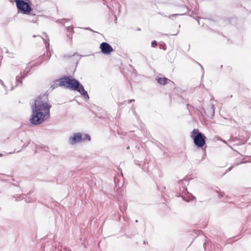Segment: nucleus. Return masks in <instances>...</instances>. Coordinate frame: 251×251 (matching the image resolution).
Masks as SVG:
<instances>
[{
  "mask_svg": "<svg viewBox=\"0 0 251 251\" xmlns=\"http://www.w3.org/2000/svg\"><path fill=\"white\" fill-rule=\"evenodd\" d=\"M232 168H233V166H231V167H229V168L226 170V172H227V171H230L232 170Z\"/></svg>",
  "mask_w": 251,
  "mask_h": 251,
  "instance_id": "obj_22",
  "label": "nucleus"
},
{
  "mask_svg": "<svg viewBox=\"0 0 251 251\" xmlns=\"http://www.w3.org/2000/svg\"><path fill=\"white\" fill-rule=\"evenodd\" d=\"M21 197H22V196H20L18 199L16 198L15 201H20V200H22V198H21Z\"/></svg>",
  "mask_w": 251,
  "mask_h": 251,
  "instance_id": "obj_19",
  "label": "nucleus"
},
{
  "mask_svg": "<svg viewBox=\"0 0 251 251\" xmlns=\"http://www.w3.org/2000/svg\"><path fill=\"white\" fill-rule=\"evenodd\" d=\"M45 57V54H44V55L42 56V58Z\"/></svg>",
  "mask_w": 251,
  "mask_h": 251,
  "instance_id": "obj_33",
  "label": "nucleus"
},
{
  "mask_svg": "<svg viewBox=\"0 0 251 251\" xmlns=\"http://www.w3.org/2000/svg\"><path fill=\"white\" fill-rule=\"evenodd\" d=\"M156 80L158 83L162 85H164L171 81V80L165 77H158L156 78Z\"/></svg>",
  "mask_w": 251,
  "mask_h": 251,
  "instance_id": "obj_10",
  "label": "nucleus"
},
{
  "mask_svg": "<svg viewBox=\"0 0 251 251\" xmlns=\"http://www.w3.org/2000/svg\"><path fill=\"white\" fill-rule=\"evenodd\" d=\"M91 140V137L89 134H85L82 135V141H90Z\"/></svg>",
  "mask_w": 251,
  "mask_h": 251,
  "instance_id": "obj_14",
  "label": "nucleus"
},
{
  "mask_svg": "<svg viewBox=\"0 0 251 251\" xmlns=\"http://www.w3.org/2000/svg\"><path fill=\"white\" fill-rule=\"evenodd\" d=\"M16 6L19 12L24 14H29L32 11L30 4L24 0H18Z\"/></svg>",
  "mask_w": 251,
  "mask_h": 251,
  "instance_id": "obj_5",
  "label": "nucleus"
},
{
  "mask_svg": "<svg viewBox=\"0 0 251 251\" xmlns=\"http://www.w3.org/2000/svg\"><path fill=\"white\" fill-rule=\"evenodd\" d=\"M182 189V197L184 201H189L192 200L195 198L192 194L189 193L187 191L185 187H183Z\"/></svg>",
  "mask_w": 251,
  "mask_h": 251,
  "instance_id": "obj_8",
  "label": "nucleus"
},
{
  "mask_svg": "<svg viewBox=\"0 0 251 251\" xmlns=\"http://www.w3.org/2000/svg\"><path fill=\"white\" fill-rule=\"evenodd\" d=\"M189 106V105L188 104H187V108L188 109V107Z\"/></svg>",
  "mask_w": 251,
  "mask_h": 251,
  "instance_id": "obj_37",
  "label": "nucleus"
},
{
  "mask_svg": "<svg viewBox=\"0 0 251 251\" xmlns=\"http://www.w3.org/2000/svg\"><path fill=\"white\" fill-rule=\"evenodd\" d=\"M72 56L75 57V60L76 61V64L78 63V61L80 59L81 55H80L78 53L75 52L73 55H64L63 57L64 58H69L71 57Z\"/></svg>",
  "mask_w": 251,
  "mask_h": 251,
  "instance_id": "obj_11",
  "label": "nucleus"
},
{
  "mask_svg": "<svg viewBox=\"0 0 251 251\" xmlns=\"http://www.w3.org/2000/svg\"><path fill=\"white\" fill-rule=\"evenodd\" d=\"M66 29L68 31L71 32V35H68L67 36L71 39V41H72V34L74 32L73 30V27L72 26H68L66 27Z\"/></svg>",
  "mask_w": 251,
  "mask_h": 251,
  "instance_id": "obj_13",
  "label": "nucleus"
},
{
  "mask_svg": "<svg viewBox=\"0 0 251 251\" xmlns=\"http://www.w3.org/2000/svg\"><path fill=\"white\" fill-rule=\"evenodd\" d=\"M23 78H23V77H22V74L21 72L20 73V75H17L16 77V86H20V85H22L23 82H22V79H23Z\"/></svg>",
  "mask_w": 251,
  "mask_h": 251,
  "instance_id": "obj_12",
  "label": "nucleus"
},
{
  "mask_svg": "<svg viewBox=\"0 0 251 251\" xmlns=\"http://www.w3.org/2000/svg\"><path fill=\"white\" fill-rule=\"evenodd\" d=\"M179 31V30H178L176 33H175V34H172V35H176L178 33Z\"/></svg>",
  "mask_w": 251,
  "mask_h": 251,
  "instance_id": "obj_29",
  "label": "nucleus"
},
{
  "mask_svg": "<svg viewBox=\"0 0 251 251\" xmlns=\"http://www.w3.org/2000/svg\"><path fill=\"white\" fill-rule=\"evenodd\" d=\"M72 81L73 78H71V77L63 76L59 79L55 80L51 85L50 88L53 90L60 86L70 89Z\"/></svg>",
  "mask_w": 251,
  "mask_h": 251,
  "instance_id": "obj_3",
  "label": "nucleus"
},
{
  "mask_svg": "<svg viewBox=\"0 0 251 251\" xmlns=\"http://www.w3.org/2000/svg\"><path fill=\"white\" fill-rule=\"evenodd\" d=\"M85 29H87V30H90V31H93V30L91 29L90 27H86L85 28Z\"/></svg>",
  "mask_w": 251,
  "mask_h": 251,
  "instance_id": "obj_24",
  "label": "nucleus"
},
{
  "mask_svg": "<svg viewBox=\"0 0 251 251\" xmlns=\"http://www.w3.org/2000/svg\"><path fill=\"white\" fill-rule=\"evenodd\" d=\"M157 45V43L156 41L154 40L151 42V46L152 47H155Z\"/></svg>",
  "mask_w": 251,
  "mask_h": 251,
  "instance_id": "obj_16",
  "label": "nucleus"
},
{
  "mask_svg": "<svg viewBox=\"0 0 251 251\" xmlns=\"http://www.w3.org/2000/svg\"><path fill=\"white\" fill-rule=\"evenodd\" d=\"M82 135L79 133H75L73 134V136L69 137V143L71 145H75L76 143L82 141Z\"/></svg>",
  "mask_w": 251,
  "mask_h": 251,
  "instance_id": "obj_7",
  "label": "nucleus"
},
{
  "mask_svg": "<svg viewBox=\"0 0 251 251\" xmlns=\"http://www.w3.org/2000/svg\"><path fill=\"white\" fill-rule=\"evenodd\" d=\"M195 145L198 148H202L206 143V137L198 129H194L191 133Z\"/></svg>",
  "mask_w": 251,
  "mask_h": 251,
  "instance_id": "obj_2",
  "label": "nucleus"
},
{
  "mask_svg": "<svg viewBox=\"0 0 251 251\" xmlns=\"http://www.w3.org/2000/svg\"><path fill=\"white\" fill-rule=\"evenodd\" d=\"M203 246L204 248V249H205V248H206V243H204L203 244Z\"/></svg>",
  "mask_w": 251,
  "mask_h": 251,
  "instance_id": "obj_31",
  "label": "nucleus"
},
{
  "mask_svg": "<svg viewBox=\"0 0 251 251\" xmlns=\"http://www.w3.org/2000/svg\"><path fill=\"white\" fill-rule=\"evenodd\" d=\"M26 146H27V145H25L24 144V145H23V147H26Z\"/></svg>",
  "mask_w": 251,
  "mask_h": 251,
  "instance_id": "obj_34",
  "label": "nucleus"
},
{
  "mask_svg": "<svg viewBox=\"0 0 251 251\" xmlns=\"http://www.w3.org/2000/svg\"><path fill=\"white\" fill-rule=\"evenodd\" d=\"M44 34H45L46 36H47L46 33H44Z\"/></svg>",
  "mask_w": 251,
  "mask_h": 251,
  "instance_id": "obj_42",
  "label": "nucleus"
},
{
  "mask_svg": "<svg viewBox=\"0 0 251 251\" xmlns=\"http://www.w3.org/2000/svg\"><path fill=\"white\" fill-rule=\"evenodd\" d=\"M41 38L43 39V40H44V41L45 42L46 46V47L47 48V41L43 38H42V37H41Z\"/></svg>",
  "mask_w": 251,
  "mask_h": 251,
  "instance_id": "obj_28",
  "label": "nucleus"
},
{
  "mask_svg": "<svg viewBox=\"0 0 251 251\" xmlns=\"http://www.w3.org/2000/svg\"><path fill=\"white\" fill-rule=\"evenodd\" d=\"M16 2V3L17 4V1H18V0H14Z\"/></svg>",
  "mask_w": 251,
  "mask_h": 251,
  "instance_id": "obj_39",
  "label": "nucleus"
},
{
  "mask_svg": "<svg viewBox=\"0 0 251 251\" xmlns=\"http://www.w3.org/2000/svg\"><path fill=\"white\" fill-rule=\"evenodd\" d=\"M30 14H31V15L33 16H34L35 15V14H32V13H31Z\"/></svg>",
  "mask_w": 251,
  "mask_h": 251,
  "instance_id": "obj_38",
  "label": "nucleus"
},
{
  "mask_svg": "<svg viewBox=\"0 0 251 251\" xmlns=\"http://www.w3.org/2000/svg\"><path fill=\"white\" fill-rule=\"evenodd\" d=\"M219 194V198H220L221 197H223V194L224 193H218Z\"/></svg>",
  "mask_w": 251,
  "mask_h": 251,
  "instance_id": "obj_20",
  "label": "nucleus"
},
{
  "mask_svg": "<svg viewBox=\"0 0 251 251\" xmlns=\"http://www.w3.org/2000/svg\"><path fill=\"white\" fill-rule=\"evenodd\" d=\"M70 90L76 91L79 92L86 100L89 99V96L88 93L85 90L83 86L78 80L75 78H73Z\"/></svg>",
  "mask_w": 251,
  "mask_h": 251,
  "instance_id": "obj_4",
  "label": "nucleus"
},
{
  "mask_svg": "<svg viewBox=\"0 0 251 251\" xmlns=\"http://www.w3.org/2000/svg\"><path fill=\"white\" fill-rule=\"evenodd\" d=\"M183 6H184V5H183V6H182V7H181V11H180L181 13H184V12H183V11H184V9L183 8Z\"/></svg>",
  "mask_w": 251,
  "mask_h": 251,
  "instance_id": "obj_23",
  "label": "nucleus"
},
{
  "mask_svg": "<svg viewBox=\"0 0 251 251\" xmlns=\"http://www.w3.org/2000/svg\"><path fill=\"white\" fill-rule=\"evenodd\" d=\"M183 180H180L178 181V184L179 185H181L182 183H183Z\"/></svg>",
  "mask_w": 251,
  "mask_h": 251,
  "instance_id": "obj_21",
  "label": "nucleus"
},
{
  "mask_svg": "<svg viewBox=\"0 0 251 251\" xmlns=\"http://www.w3.org/2000/svg\"><path fill=\"white\" fill-rule=\"evenodd\" d=\"M135 101V100L134 99L130 100H129L128 103H131V102H132L133 101Z\"/></svg>",
  "mask_w": 251,
  "mask_h": 251,
  "instance_id": "obj_25",
  "label": "nucleus"
},
{
  "mask_svg": "<svg viewBox=\"0 0 251 251\" xmlns=\"http://www.w3.org/2000/svg\"><path fill=\"white\" fill-rule=\"evenodd\" d=\"M13 89H14V87H12L11 88V90H13Z\"/></svg>",
  "mask_w": 251,
  "mask_h": 251,
  "instance_id": "obj_36",
  "label": "nucleus"
},
{
  "mask_svg": "<svg viewBox=\"0 0 251 251\" xmlns=\"http://www.w3.org/2000/svg\"><path fill=\"white\" fill-rule=\"evenodd\" d=\"M30 68L29 67H26L25 71L23 72V75H22L23 78H25L27 75V73L30 71Z\"/></svg>",
  "mask_w": 251,
  "mask_h": 251,
  "instance_id": "obj_15",
  "label": "nucleus"
},
{
  "mask_svg": "<svg viewBox=\"0 0 251 251\" xmlns=\"http://www.w3.org/2000/svg\"><path fill=\"white\" fill-rule=\"evenodd\" d=\"M200 65L201 66L202 70L203 71V68L201 64H200Z\"/></svg>",
  "mask_w": 251,
  "mask_h": 251,
  "instance_id": "obj_32",
  "label": "nucleus"
},
{
  "mask_svg": "<svg viewBox=\"0 0 251 251\" xmlns=\"http://www.w3.org/2000/svg\"><path fill=\"white\" fill-rule=\"evenodd\" d=\"M183 8L184 9V13H179V14H174L168 16L169 18L172 20H174V18H176L177 16L179 15H183L186 14L187 12H189V9L186 6H183Z\"/></svg>",
  "mask_w": 251,
  "mask_h": 251,
  "instance_id": "obj_9",
  "label": "nucleus"
},
{
  "mask_svg": "<svg viewBox=\"0 0 251 251\" xmlns=\"http://www.w3.org/2000/svg\"><path fill=\"white\" fill-rule=\"evenodd\" d=\"M211 107H212V110H213V113L214 114V105L213 104L212 105Z\"/></svg>",
  "mask_w": 251,
  "mask_h": 251,
  "instance_id": "obj_27",
  "label": "nucleus"
},
{
  "mask_svg": "<svg viewBox=\"0 0 251 251\" xmlns=\"http://www.w3.org/2000/svg\"><path fill=\"white\" fill-rule=\"evenodd\" d=\"M100 48L101 52L105 55H109L114 51V49L107 42H102L100 44Z\"/></svg>",
  "mask_w": 251,
  "mask_h": 251,
  "instance_id": "obj_6",
  "label": "nucleus"
},
{
  "mask_svg": "<svg viewBox=\"0 0 251 251\" xmlns=\"http://www.w3.org/2000/svg\"><path fill=\"white\" fill-rule=\"evenodd\" d=\"M135 222H136V223H137V222H138V221L136 220L135 221Z\"/></svg>",
  "mask_w": 251,
  "mask_h": 251,
  "instance_id": "obj_43",
  "label": "nucleus"
},
{
  "mask_svg": "<svg viewBox=\"0 0 251 251\" xmlns=\"http://www.w3.org/2000/svg\"><path fill=\"white\" fill-rule=\"evenodd\" d=\"M1 84H2L3 86H4V83H3V82H1Z\"/></svg>",
  "mask_w": 251,
  "mask_h": 251,
  "instance_id": "obj_35",
  "label": "nucleus"
},
{
  "mask_svg": "<svg viewBox=\"0 0 251 251\" xmlns=\"http://www.w3.org/2000/svg\"><path fill=\"white\" fill-rule=\"evenodd\" d=\"M51 107V105L43 100L41 97H38L31 106L32 115L30 119L31 123L34 125H40L45 119L49 118Z\"/></svg>",
  "mask_w": 251,
  "mask_h": 251,
  "instance_id": "obj_1",
  "label": "nucleus"
},
{
  "mask_svg": "<svg viewBox=\"0 0 251 251\" xmlns=\"http://www.w3.org/2000/svg\"><path fill=\"white\" fill-rule=\"evenodd\" d=\"M31 21L33 23H36L37 21V17H34Z\"/></svg>",
  "mask_w": 251,
  "mask_h": 251,
  "instance_id": "obj_17",
  "label": "nucleus"
},
{
  "mask_svg": "<svg viewBox=\"0 0 251 251\" xmlns=\"http://www.w3.org/2000/svg\"><path fill=\"white\" fill-rule=\"evenodd\" d=\"M2 154L1 153H0V157L2 156Z\"/></svg>",
  "mask_w": 251,
  "mask_h": 251,
  "instance_id": "obj_40",
  "label": "nucleus"
},
{
  "mask_svg": "<svg viewBox=\"0 0 251 251\" xmlns=\"http://www.w3.org/2000/svg\"><path fill=\"white\" fill-rule=\"evenodd\" d=\"M25 201H26V202H30V201H31V200H30L29 198H28V200H25Z\"/></svg>",
  "mask_w": 251,
  "mask_h": 251,
  "instance_id": "obj_30",
  "label": "nucleus"
},
{
  "mask_svg": "<svg viewBox=\"0 0 251 251\" xmlns=\"http://www.w3.org/2000/svg\"><path fill=\"white\" fill-rule=\"evenodd\" d=\"M50 54L48 56V58H50Z\"/></svg>",
  "mask_w": 251,
  "mask_h": 251,
  "instance_id": "obj_41",
  "label": "nucleus"
},
{
  "mask_svg": "<svg viewBox=\"0 0 251 251\" xmlns=\"http://www.w3.org/2000/svg\"><path fill=\"white\" fill-rule=\"evenodd\" d=\"M159 14H160L161 15L163 16V17H167V16L164 14H162V13H159Z\"/></svg>",
  "mask_w": 251,
  "mask_h": 251,
  "instance_id": "obj_26",
  "label": "nucleus"
},
{
  "mask_svg": "<svg viewBox=\"0 0 251 251\" xmlns=\"http://www.w3.org/2000/svg\"><path fill=\"white\" fill-rule=\"evenodd\" d=\"M135 163L137 165H138V166H140L141 165V164L139 163V161H135Z\"/></svg>",
  "mask_w": 251,
  "mask_h": 251,
  "instance_id": "obj_18",
  "label": "nucleus"
}]
</instances>
